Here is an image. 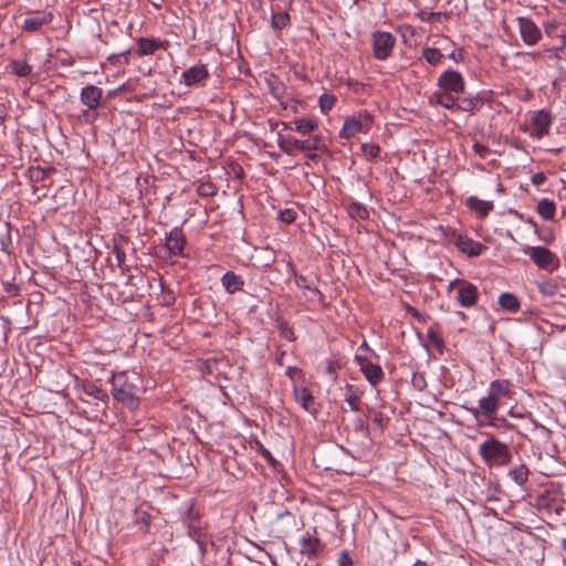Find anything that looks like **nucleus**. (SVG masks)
Here are the masks:
<instances>
[{
  "mask_svg": "<svg viewBox=\"0 0 566 566\" xmlns=\"http://www.w3.org/2000/svg\"><path fill=\"white\" fill-rule=\"evenodd\" d=\"M479 454L488 467H503L511 462L512 453L506 443L490 438L479 446Z\"/></svg>",
  "mask_w": 566,
  "mask_h": 566,
  "instance_id": "1",
  "label": "nucleus"
},
{
  "mask_svg": "<svg viewBox=\"0 0 566 566\" xmlns=\"http://www.w3.org/2000/svg\"><path fill=\"white\" fill-rule=\"evenodd\" d=\"M112 394L114 398L129 409H135L139 405V399L136 396V386L127 380L126 373H118L113 375Z\"/></svg>",
  "mask_w": 566,
  "mask_h": 566,
  "instance_id": "2",
  "label": "nucleus"
},
{
  "mask_svg": "<svg viewBox=\"0 0 566 566\" xmlns=\"http://www.w3.org/2000/svg\"><path fill=\"white\" fill-rule=\"evenodd\" d=\"M373 54L379 61H386L396 44V38L390 32L376 31L371 34Z\"/></svg>",
  "mask_w": 566,
  "mask_h": 566,
  "instance_id": "3",
  "label": "nucleus"
},
{
  "mask_svg": "<svg viewBox=\"0 0 566 566\" xmlns=\"http://www.w3.org/2000/svg\"><path fill=\"white\" fill-rule=\"evenodd\" d=\"M524 252L538 268L543 270H554L557 268L556 255L544 247H528Z\"/></svg>",
  "mask_w": 566,
  "mask_h": 566,
  "instance_id": "4",
  "label": "nucleus"
},
{
  "mask_svg": "<svg viewBox=\"0 0 566 566\" xmlns=\"http://www.w3.org/2000/svg\"><path fill=\"white\" fill-rule=\"evenodd\" d=\"M371 125V117L366 115L364 120L356 117H348L345 119L342 129L339 130V137L349 139L360 132L367 133Z\"/></svg>",
  "mask_w": 566,
  "mask_h": 566,
  "instance_id": "5",
  "label": "nucleus"
},
{
  "mask_svg": "<svg viewBox=\"0 0 566 566\" xmlns=\"http://www.w3.org/2000/svg\"><path fill=\"white\" fill-rule=\"evenodd\" d=\"M517 23L521 36L525 44L534 45L541 40V30L531 19L521 17L517 18Z\"/></svg>",
  "mask_w": 566,
  "mask_h": 566,
  "instance_id": "6",
  "label": "nucleus"
},
{
  "mask_svg": "<svg viewBox=\"0 0 566 566\" xmlns=\"http://www.w3.org/2000/svg\"><path fill=\"white\" fill-rule=\"evenodd\" d=\"M355 359L359 363V369L370 385L376 386L381 381L384 371L378 364H374L359 355H356Z\"/></svg>",
  "mask_w": 566,
  "mask_h": 566,
  "instance_id": "7",
  "label": "nucleus"
},
{
  "mask_svg": "<svg viewBox=\"0 0 566 566\" xmlns=\"http://www.w3.org/2000/svg\"><path fill=\"white\" fill-rule=\"evenodd\" d=\"M439 86L443 91L462 93L464 91V80L457 71H446L439 77Z\"/></svg>",
  "mask_w": 566,
  "mask_h": 566,
  "instance_id": "8",
  "label": "nucleus"
},
{
  "mask_svg": "<svg viewBox=\"0 0 566 566\" xmlns=\"http://www.w3.org/2000/svg\"><path fill=\"white\" fill-rule=\"evenodd\" d=\"M52 20V12L36 11L24 20L22 29L28 32H35L39 31L43 25L49 24Z\"/></svg>",
  "mask_w": 566,
  "mask_h": 566,
  "instance_id": "9",
  "label": "nucleus"
},
{
  "mask_svg": "<svg viewBox=\"0 0 566 566\" xmlns=\"http://www.w3.org/2000/svg\"><path fill=\"white\" fill-rule=\"evenodd\" d=\"M103 91L95 85H86L81 90L80 99L88 109H96L102 101Z\"/></svg>",
  "mask_w": 566,
  "mask_h": 566,
  "instance_id": "10",
  "label": "nucleus"
},
{
  "mask_svg": "<svg viewBox=\"0 0 566 566\" xmlns=\"http://www.w3.org/2000/svg\"><path fill=\"white\" fill-rule=\"evenodd\" d=\"M532 124L534 126V130L531 135L533 137L541 138L548 133L549 126L552 124V117L547 111L541 109L534 113L532 117Z\"/></svg>",
  "mask_w": 566,
  "mask_h": 566,
  "instance_id": "11",
  "label": "nucleus"
},
{
  "mask_svg": "<svg viewBox=\"0 0 566 566\" xmlns=\"http://www.w3.org/2000/svg\"><path fill=\"white\" fill-rule=\"evenodd\" d=\"M457 300L462 307H471L476 303L478 289L474 284L464 282L457 291Z\"/></svg>",
  "mask_w": 566,
  "mask_h": 566,
  "instance_id": "12",
  "label": "nucleus"
},
{
  "mask_svg": "<svg viewBox=\"0 0 566 566\" xmlns=\"http://www.w3.org/2000/svg\"><path fill=\"white\" fill-rule=\"evenodd\" d=\"M185 247V235L179 227H175L166 235V248L171 255H181Z\"/></svg>",
  "mask_w": 566,
  "mask_h": 566,
  "instance_id": "13",
  "label": "nucleus"
},
{
  "mask_svg": "<svg viewBox=\"0 0 566 566\" xmlns=\"http://www.w3.org/2000/svg\"><path fill=\"white\" fill-rule=\"evenodd\" d=\"M453 242L461 252L468 254L469 256H478L483 250V245L480 242L473 241L472 239L462 234H454Z\"/></svg>",
  "mask_w": 566,
  "mask_h": 566,
  "instance_id": "14",
  "label": "nucleus"
},
{
  "mask_svg": "<svg viewBox=\"0 0 566 566\" xmlns=\"http://www.w3.org/2000/svg\"><path fill=\"white\" fill-rule=\"evenodd\" d=\"M209 76L205 65H193L182 73V80L187 86H193L201 83Z\"/></svg>",
  "mask_w": 566,
  "mask_h": 566,
  "instance_id": "15",
  "label": "nucleus"
},
{
  "mask_svg": "<svg viewBox=\"0 0 566 566\" xmlns=\"http://www.w3.org/2000/svg\"><path fill=\"white\" fill-rule=\"evenodd\" d=\"M294 397L297 403L307 412L314 415L317 411L316 402L312 394L306 387L295 388Z\"/></svg>",
  "mask_w": 566,
  "mask_h": 566,
  "instance_id": "16",
  "label": "nucleus"
},
{
  "mask_svg": "<svg viewBox=\"0 0 566 566\" xmlns=\"http://www.w3.org/2000/svg\"><path fill=\"white\" fill-rule=\"evenodd\" d=\"M287 143H290L295 149L302 151L319 150L324 146L323 139L319 136H312L304 140L287 138Z\"/></svg>",
  "mask_w": 566,
  "mask_h": 566,
  "instance_id": "17",
  "label": "nucleus"
},
{
  "mask_svg": "<svg viewBox=\"0 0 566 566\" xmlns=\"http://www.w3.org/2000/svg\"><path fill=\"white\" fill-rule=\"evenodd\" d=\"M465 205L470 210L474 211L481 218L486 217L494 208L492 201L481 200L473 196L467 198Z\"/></svg>",
  "mask_w": 566,
  "mask_h": 566,
  "instance_id": "18",
  "label": "nucleus"
},
{
  "mask_svg": "<svg viewBox=\"0 0 566 566\" xmlns=\"http://www.w3.org/2000/svg\"><path fill=\"white\" fill-rule=\"evenodd\" d=\"M301 553L308 557L315 556L319 551V539L306 533L300 538Z\"/></svg>",
  "mask_w": 566,
  "mask_h": 566,
  "instance_id": "19",
  "label": "nucleus"
},
{
  "mask_svg": "<svg viewBox=\"0 0 566 566\" xmlns=\"http://www.w3.org/2000/svg\"><path fill=\"white\" fill-rule=\"evenodd\" d=\"M221 283L224 290L230 294L240 291L243 286V280L241 276L234 274L232 271H228L222 275Z\"/></svg>",
  "mask_w": 566,
  "mask_h": 566,
  "instance_id": "20",
  "label": "nucleus"
},
{
  "mask_svg": "<svg viewBox=\"0 0 566 566\" xmlns=\"http://www.w3.org/2000/svg\"><path fill=\"white\" fill-rule=\"evenodd\" d=\"M499 409V400L489 392L488 396L482 397L479 400V409H473L472 412L476 416L479 410H481L486 416L491 417Z\"/></svg>",
  "mask_w": 566,
  "mask_h": 566,
  "instance_id": "21",
  "label": "nucleus"
},
{
  "mask_svg": "<svg viewBox=\"0 0 566 566\" xmlns=\"http://www.w3.org/2000/svg\"><path fill=\"white\" fill-rule=\"evenodd\" d=\"M507 475L518 486H523L528 480L530 470L524 463H520L518 465L512 467Z\"/></svg>",
  "mask_w": 566,
  "mask_h": 566,
  "instance_id": "22",
  "label": "nucleus"
},
{
  "mask_svg": "<svg viewBox=\"0 0 566 566\" xmlns=\"http://www.w3.org/2000/svg\"><path fill=\"white\" fill-rule=\"evenodd\" d=\"M161 43L159 40L154 38H139L138 39V54L139 55H150L154 54L159 48Z\"/></svg>",
  "mask_w": 566,
  "mask_h": 566,
  "instance_id": "23",
  "label": "nucleus"
},
{
  "mask_svg": "<svg viewBox=\"0 0 566 566\" xmlns=\"http://www.w3.org/2000/svg\"><path fill=\"white\" fill-rule=\"evenodd\" d=\"M490 392L500 401L510 395V381L505 379L493 380L490 385Z\"/></svg>",
  "mask_w": 566,
  "mask_h": 566,
  "instance_id": "24",
  "label": "nucleus"
},
{
  "mask_svg": "<svg viewBox=\"0 0 566 566\" xmlns=\"http://www.w3.org/2000/svg\"><path fill=\"white\" fill-rule=\"evenodd\" d=\"M500 306L511 313H515L520 310V302L517 297L512 293H502L499 296Z\"/></svg>",
  "mask_w": 566,
  "mask_h": 566,
  "instance_id": "25",
  "label": "nucleus"
},
{
  "mask_svg": "<svg viewBox=\"0 0 566 566\" xmlns=\"http://www.w3.org/2000/svg\"><path fill=\"white\" fill-rule=\"evenodd\" d=\"M555 210V203L549 199H542L537 203V212L544 220H553Z\"/></svg>",
  "mask_w": 566,
  "mask_h": 566,
  "instance_id": "26",
  "label": "nucleus"
},
{
  "mask_svg": "<svg viewBox=\"0 0 566 566\" xmlns=\"http://www.w3.org/2000/svg\"><path fill=\"white\" fill-rule=\"evenodd\" d=\"M452 92L442 91L434 93L436 101L439 105L447 109H452L457 107V102L454 97L451 95Z\"/></svg>",
  "mask_w": 566,
  "mask_h": 566,
  "instance_id": "27",
  "label": "nucleus"
},
{
  "mask_svg": "<svg viewBox=\"0 0 566 566\" xmlns=\"http://www.w3.org/2000/svg\"><path fill=\"white\" fill-rule=\"evenodd\" d=\"M294 281L297 287L310 291L314 296H317L318 298H322L321 291L312 285L308 280L301 274H294Z\"/></svg>",
  "mask_w": 566,
  "mask_h": 566,
  "instance_id": "28",
  "label": "nucleus"
},
{
  "mask_svg": "<svg viewBox=\"0 0 566 566\" xmlns=\"http://www.w3.org/2000/svg\"><path fill=\"white\" fill-rule=\"evenodd\" d=\"M350 217L358 220H366L369 217L368 210L359 202H352L348 206Z\"/></svg>",
  "mask_w": 566,
  "mask_h": 566,
  "instance_id": "29",
  "label": "nucleus"
},
{
  "mask_svg": "<svg viewBox=\"0 0 566 566\" xmlns=\"http://www.w3.org/2000/svg\"><path fill=\"white\" fill-rule=\"evenodd\" d=\"M10 67H11L12 73H14L15 75H18L20 77L28 76L32 71L31 65H29L27 62L17 61V60H14L10 63Z\"/></svg>",
  "mask_w": 566,
  "mask_h": 566,
  "instance_id": "30",
  "label": "nucleus"
},
{
  "mask_svg": "<svg viewBox=\"0 0 566 566\" xmlns=\"http://www.w3.org/2000/svg\"><path fill=\"white\" fill-rule=\"evenodd\" d=\"M422 56L431 65L439 64L443 57L440 51L434 48H424L422 50Z\"/></svg>",
  "mask_w": 566,
  "mask_h": 566,
  "instance_id": "31",
  "label": "nucleus"
},
{
  "mask_svg": "<svg viewBox=\"0 0 566 566\" xmlns=\"http://www.w3.org/2000/svg\"><path fill=\"white\" fill-rule=\"evenodd\" d=\"M317 128V124L307 118H298L295 120V129L301 134H308Z\"/></svg>",
  "mask_w": 566,
  "mask_h": 566,
  "instance_id": "32",
  "label": "nucleus"
},
{
  "mask_svg": "<svg viewBox=\"0 0 566 566\" xmlns=\"http://www.w3.org/2000/svg\"><path fill=\"white\" fill-rule=\"evenodd\" d=\"M336 97L333 94L324 93L319 96V108L322 113L327 114L335 105Z\"/></svg>",
  "mask_w": 566,
  "mask_h": 566,
  "instance_id": "33",
  "label": "nucleus"
},
{
  "mask_svg": "<svg viewBox=\"0 0 566 566\" xmlns=\"http://www.w3.org/2000/svg\"><path fill=\"white\" fill-rule=\"evenodd\" d=\"M479 103H480V98L479 97H475V96L464 97V98H461L457 103V108L461 109V111H464V112H471L474 108H476Z\"/></svg>",
  "mask_w": 566,
  "mask_h": 566,
  "instance_id": "34",
  "label": "nucleus"
},
{
  "mask_svg": "<svg viewBox=\"0 0 566 566\" xmlns=\"http://www.w3.org/2000/svg\"><path fill=\"white\" fill-rule=\"evenodd\" d=\"M360 148L367 160H375L379 157L380 147L377 144H363Z\"/></svg>",
  "mask_w": 566,
  "mask_h": 566,
  "instance_id": "35",
  "label": "nucleus"
},
{
  "mask_svg": "<svg viewBox=\"0 0 566 566\" xmlns=\"http://www.w3.org/2000/svg\"><path fill=\"white\" fill-rule=\"evenodd\" d=\"M185 523L188 527V534L193 539L198 541L201 536V524L199 521L193 520L192 517H188Z\"/></svg>",
  "mask_w": 566,
  "mask_h": 566,
  "instance_id": "36",
  "label": "nucleus"
},
{
  "mask_svg": "<svg viewBox=\"0 0 566 566\" xmlns=\"http://www.w3.org/2000/svg\"><path fill=\"white\" fill-rule=\"evenodd\" d=\"M290 17L286 12H279L272 17V25L275 29H283L287 25Z\"/></svg>",
  "mask_w": 566,
  "mask_h": 566,
  "instance_id": "37",
  "label": "nucleus"
},
{
  "mask_svg": "<svg viewBox=\"0 0 566 566\" xmlns=\"http://www.w3.org/2000/svg\"><path fill=\"white\" fill-rule=\"evenodd\" d=\"M418 18L421 20V21H424V22H434L437 20L440 19V17H446L448 18V13H442V12H427V11H420L417 13Z\"/></svg>",
  "mask_w": 566,
  "mask_h": 566,
  "instance_id": "38",
  "label": "nucleus"
},
{
  "mask_svg": "<svg viewBox=\"0 0 566 566\" xmlns=\"http://www.w3.org/2000/svg\"><path fill=\"white\" fill-rule=\"evenodd\" d=\"M538 290L542 294L552 296L557 292V286L551 281H542L537 283Z\"/></svg>",
  "mask_w": 566,
  "mask_h": 566,
  "instance_id": "39",
  "label": "nucleus"
},
{
  "mask_svg": "<svg viewBox=\"0 0 566 566\" xmlns=\"http://www.w3.org/2000/svg\"><path fill=\"white\" fill-rule=\"evenodd\" d=\"M279 218L284 223H292L296 218V212L291 209H286L284 211H280Z\"/></svg>",
  "mask_w": 566,
  "mask_h": 566,
  "instance_id": "40",
  "label": "nucleus"
},
{
  "mask_svg": "<svg viewBox=\"0 0 566 566\" xmlns=\"http://www.w3.org/2000/svg\"><path fill=\"white\" fill-rule=\"evenodd\" d=\"M259 452L269 464H271L272 467L276 465V460L274 459V457L262 444H259Z\"/></svg>",
  "mask_w": 566,
  "mask_h": 566,
  "instance_id": "41",
  "label": "nucleus"
},
{
  "mask_svg": "<svg viewBox=\"0 0 566 566\" xmlns=\"http://www.w3.org/2000/svg\"><path fill=\"white\" fill-rule=\"evenodd\" d=\"M473 149L481 158H485L490 154V149L486 146L479 143H475L473 145Z\"/></svg>",
  "mask_w": 566,
  "mask_h": 566,
  "instance_id": "42",
  "label": "nucleus"
},
{
  "mask_svg": "<svg viewBox=\"0 0 566 566\" xmlns=\"http://www.w3.org/2000/svg\"><path fill=\"white\" fill-rule=\"evenodd\" d=\"M353 560L347 552H342L338 557V566H352Z\"/></svg>",
  "mask_w": 566,
  "mask_h": 566,
  "instance_id": "43",
  "label": "nucleus"
},
{
  "mask_svg": "<svg viewBox=\"0 0 566 566\" xmlns=\"http://www.w3.org/2000/svg\"><path fill=\"white\" fill-rule=\"evenodd\" d=\"M412 384L416 388L419 390L423 389L426 387V380L422 375H413L412 377Z\"/></svg>",
  "mask_w": 566,
  "mask_h": 566,
  "instance_id": "44",
  "label": "nucleus"
},
{
  "mask_svg": "<svg viewBox=\"0 0 566 566\" xmlns=\"http://www.w3.org/2000/svg\"><path fill=\"white\" fill-rule=\"evenodd\" d=\"M546 180V177L543 172H537L535 175L532 176V182L533 185L535 186H541L545 182Z\"/></svg>",
  "mask_w": 566,
  "mask_h": 566,
  "instance_id": "45",
  "label": "nucleus"
},
{
  "mask_svg": "<svg viewBox=\"0 0 566 566\" xmlns=\"http://www.w3.org/2000/svg\"><path fill=\"white\" fill-rule=\"evenodd\" d=\"M200 193L203 195V196H209V195H213L214 190H213V186L211 184H206V185H202L200 187Z\"/></svg>",
  "mask_w": 566,
  "mask_h": 566,
  "instance_id": "46",
  "label": "nucleus"
},
{
  "mask_svg": "<svg viewBox=\"0 0 566 566\" xmlns=\"http://www.w3.org/2000/svg\"><path fill=\"white\" fill-rule=\"evenodd\" d=\"M346 401L350 406L352 410H358V397L357 396H349Z\"/></svg>",
  "mask_w": 566,
  "mask_h": 566,
  "instance_id": "47",
  "label": "nucleus"
},
{
  "mask_svg": "<svg viewBox=\"0 0 566 566\" xmlns=\"http://www.w3.org/2000/svg\"><path fill=\"white\" fill-rule=\"evenodd\" d=\"M92 395H94V397L99 400H104L107 397V394L103 389H99V388H94V390L92 391Z\"/></svg>",
  "mask_w": 566,
  "mask_h": 566,
  "instance_id": "48",
  "label": "nucleus"
},
{
  "mask_svg": "<svg viewBox=\"0 0 566 566\" xmlns=\"http://www.w3.org/2000/svg\"><path fill=\"white\" fill-rule=\"evenodd\" d=\"M280 147L286 154H292L293 149H295L290 143H287V139L284 144H280Z\"/></svg>",
  "mask_w": 566,
  "mask_h": 566,
  "instance_id": "49",
  "label": "nucleus"
},
{
  "mask_svg": "<svg viewBox=\"0 0 566 566\" xmlns=\"http://www.w3.org/2000/svg\"><path fill=\"white\" fill-rule=\"evenodd\" d=\"M276 517H277L279 520L284 518V517H289V518H292V520L294 521V516H293V515H292V513H291L290 511H287V510H284V511H282V512H279V513L276 514Z\"/></svg>",
  "mask_w": 566,
  "mask_h": 566,
  "instance_id": "50",
  "label": "nucleus"
},
{
  "mask_svg": "<svg viewBox=\"0 0 566 566\" xmlns=\"http://www.w3.org/2000/svg\"><path fill=\"white\" fill-rule=\"evenodd\" d=\"M359 349L369 350L370 348H369L368 344L364 340V342L361 343V345L359 346Z\"/></svg>",
  "mask_w": 566,
  "mask_h": 566,
  "instance_id": "51",
  "label": "nucleus"
},
{
  "mask_svg": "<svg viewBox=\"0 0 566 566\" xmlns=\"http://www.w3.org/2000/svg\"><path fill=\"white\" fill-rule=\"evenodd\" d=\"M413 566H429L426 562L423 560H417Z\"/></svg>",
  "mask_w": 566,
  "mask_h": 566,
  "instance_id": "52",
  "label": "nucleus"
},
{
  "mask_svg": "<svg viewBox=\"0 0 566 566\" xmlns=\"http://www.w3.org/2000/svg\"><path fill=\"white\" fill-rule=\"evenodd\" d=\"M562 46H566V33L562 35Z\"/></svg>",
  "mask_w": 566,
  "mask_h": 566,
  "instance_id": "53",
  "label": "nucleus"
},
{
  "mask_svg": "<svg viewBox=\"0 0 566 566\" xmlns=\"http://www.w3.org/2000/svg\"><path fill=\"white\" fill-rule=\"evenodd\" d=\"M552 32V29H548V27L546 28V33H549Z\"/></svg>",
  "mask_w": 566,
  "mask_h": 566,
  "instance_id": "54",
  "label": "nucleus"
},
{
  "mask_svg": "<svg viewBox=\"0 0 566 566\" xmlns=\"http://www.w3.org/2000/svg\"><path fill=\"white\" fill-rule=\"evenodd\" d=\"M552 32V29H548V27L546 28V33H549Z\"/></svg>",
  "mask_w": 566,
  "mask_h": 566,
  "instance_id": "55",
  "label": "nucleus"
},
{
  "mask_svg": "<svg viewBox=\"0 0 566 566\" xmlns=\"http://www.w3.org/2000/svg\"><path fill=\"white\" fill-rule=\"evenodd\" d=\"M311 159H314L316 157V155H310L308 156Z\"/></svg>",
  "mask_w": 566,
  "mask_h": 566,
  "instance_id": "56",
  "label": "nucleus"
},
{
  "mask_svg": "<svg viewBox=\"0 0 566 566\" xmlns=\"http://www.w3.org/2000/svg\"><path fill=\"white\" fill-rule=\"evenodd\" d=\"M563 213L566 214V206L563 209Z\"/></svg>",
  "mask_w": 566,
  "mask_h": 566,
  "instance_id": "57",
  "label": "nucleus"
}]
</instances>
